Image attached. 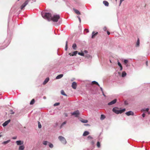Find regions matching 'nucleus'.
Segmentation results:
<instances>
[{"mask_svg": "<svg viewBox=\"0 0 150 150\" xmlns=\"http://www.w3.org/2000/svg\"><path fill=\"white\" fill-rule=\"evenodd\" d=\"M42 15L44 18L47 19L49 21L52 20L54 22H57L60 18L59 15H54L52 17L51 14L49 13H42Z\"/></svg>", "mask_w": 150, "mask_h": 150, "instance_id": "f257e3e1", "label": "nucleus"}, {"mask_svg": "<svg viewBox=\"0 0 150 150\" xmlns=\"http://www.w3.org/2000/svg\"><path fill=\"white\" fill-rule=\"evenodd\" d=\"M125 111V108L119 110H118V108L117 107L114 108L112 109V111L117 114L122 113Z\"/></svg>", "mask_w": 150, "mask_h": 150, "instance_id": "f03ea898", "label": "nucleus"}, {"mask_svg": "<svg viewBox=\"0 0 150 150\" xmlns=\"http://www.w3.org/2000/svg\"><path fill=\"white\" fill-rule=\"evenodd\" d=\"M58 139L59 140L64 144H65L67 143V141H66L65 138L62 136H59L58 137Z\"/></svg>", "mask_w": 150, "mask_h": 150, "instance_id": "7ed1b4c3", "label": "nucleus"}, {"mask_svg": "<svg viewBox=\"0 0 150 150\" xmlns=\"http://www.w3.org/2000/svg\"><path fill=\"white\" fill-rule=\"evenodd\" d=\"M29 0H26L21 6V9H23L28 4Z\"/></svg>", "mask_w": 150, "mask_h": 150, "instance_id": "20e7f679", "label": "nucleus"}, {"mask_svg": "<svg viewBox=\"0 0 150 150\" xmlns=\"http://www.w3.org/2000/svg\"><path fill=\"white\" fill-rule=\"evenodd\" d=\"M79 111L77 110L72 113V115H75L76 117H77L78 115H79Z\"/></svg>", "mask_w": 150, "mask_h": 150, "instance_id": "39448f33", "label": "nucleus"}, {"mask_svg": "<svg viewBox=\"0 0 150 150\" xmlns=\"http://www.w3.org/2000/svg\"><path fill=\"white\" fill-rule=\"evenodd\" d=\"M77 83L75 82H73L72 83L71 86L73 88L76 89L77 87Z\"/></svg>", "mask_w": 150, "mask_h": 150, "instance_id": "423d86ee", "label": "nucleus"}, {"mask_svg": "<svg viewBox=\"0 0 150 150\" xmlns=\"http://www.w3.org/2000/svg\"><path fill=\"white\" fill-rule=\"evenodd\" d=\"M117 101V99H114L112 101H111L110 102H109L108 103V105H111L113 104H114Z\"/></svg>", "mask_w": 150, "mask_h": 150, "instance_id": "0eeeda50", "label": "nucleus"}, {"mask_svg": "<svg viewBox=\"0 0 150 150\" xmlns=\"http://www.w3.org/2000/svg\"><path fill=\"white\" fill-rule=\"evenodd\" d=\"M16 143L17 145H20L23 144V141H16Z\"/></svg>", "mask_w": 150, "mask_h": 150, "instance_id": "6e6552de", "label": "nucleus"}, {"mask_svg": "<svg viewBox=\"0 0 150 150\" xmlns=\"http://www.w3.org/2000/svg\"><path fill=\"white\" fill-rule=\"evenodd\" d=\"M126 114L127 116H129L130 115H133L134 113L133 112L131 111H129L126 113Z\"/></svg>", "mask_w": 150, "mask_h": 150, "instance_id": "1a4fd4ad", "label": "nucleus"}, {"mask_svg": "<svg viewBox=\"0 0 150 150\" xmlns=\"http://www.w3.org/2000/svg\"><path fill=\"white\" fill-rule=\"evenodd\" d=\"M10 120H9L6 121H5L2 125L4 127L6 126L10 122Z\"/></svg>", "mask_w": 150, "mask_h": 150, "instance_id": "9d476101", "label": "nucleus"}, {"mask_svg": "<svg viewBox=\"0 0 150 150\" xmlns=\"http://www.w3.org/2000/svg\"><path fill=\"white\" fill-rule=\"evenodd\" d=\"M98 34V32H97L96 33H95L94 31H93L92 33V35L91 37V38H93L94 37L97 35Z\"/></svg>", "mask_w": 150, "mask_h": 150, "instance_id": "9b49d317", "label": "nucleus"}, {"mask_svg": "<svg viewBox=\"0 0 150 150\" xmlns=\"http://www.w3.org/2000/svg\"><path fill=\"white\" fill-rule=\"evenodd\" d=\"M78 52L77 51H75L73 52L72 53H69V54L70 56H74V55H76V54H77Z\"/></svg>", "mask_w": 150, "mask_h": 150, "instance_id": "f8f14e48", "label": "nucleus"}, {"mask_svg": "<svg viewBox=\"0 0 150 150\" xmlns=\"http://www.w3.org/2000/svg\"><path fill=\"white\" fill-rule=\"evenodd\" d=\"M73 10L74 11L75 13L78 15H80L81 14L80 12L77 10L75 9V8H73Z\"/></svg>", "mask_w": 150, "mask_h": 150, "instance_id": "ddd939ff", "label": "nucleus"}, {"mask_svg": "<svg viewBox=\"0 0 150 150\" xmlns=\"http://www.w3.org/2000/svg\"><path fill=\"white\" fill-rule=\"evenodd\" d=\"M89 132L87 131H85L83 133V135L84 136H86L87 135H88L89 134Z\"/></svg>", "mask_w": 150, "mask_h": 150, "instance_id": "4468645a", "label": "nucleus"}, {"mask_svg": "<svg viewBox=\"0 0 150 150\" xmlns=\"http://www.w3.org/2000/svg\"><path fill=\"white\" fill-rule=\"evenodd\" d=\"M49 78H47L45 80V81L43 83V84L45 85V84L49 81Z\"/></svg>", "mask_w": 150, "mask_h": 150, "instance_id": "2eb2a0df", "label": "nucleus"}, {"mask_svg": "<svg viewBox=\"0 0 150 150\" xmlns=\"http://www.w3.org/2000/svg\"><path fill=\"white\" fill-rule=\"evenodd\" d=\"M25 147L23 145L20 146L18 148L19 150H24Z\"/></svg>", "mask_w": 150, "mask_h": 150, "instance_id": "dca6fc26", "label": "nucleus"}, {"mask_svg": "<svg viewBox=\"0 0 150 150\" xmlns=\"http://www.w3.org/2000/svg\"><path fill=\"white\" fill-rule=\"evenodd\" d=\"M103 4L106 6H108L109 5V3L106 1H104L103 2Z\"/></svg>", "mask_w": 150, "mask_h": 150, "instance_id": "f3484780", "label": "nucleus"}, {"mask_svg": "<svg viewBox=\"0 0 150 150\" xmlns=\"http://www.w3.org/2000/svg\"><path fill=\"white\" fill-rule=\"evenodd\" d=\"M63 76V75L62 74H61L58 75L56 77V79H60L62 78Z\"/></svg>", "mask_w": 150, "mask_h": 150, "instance_id": "a211bd4d", "label": "nucleus"}, {"mask_svg": "<svg viewBox=\"0 0 150 150\" xmlns=\"http://www.w3.org/2000/svg\"><path fill=\"white\" fill-rule=\"evenodd\" d=\"M118 65L119 66L120 68V70H122V67L121 63L119 62H118Z\"/></svg>", "mask_w": 150, "mask_h": 150, "instance_id": "6ab92c4d", "label": "nucleus"}, {"mask_svg": "<svg viewBox=\"0 0 150 150\" xmlns=\"http://www.w3.org/2000/svg\"><path fill=\"white\" fill-rule=\"evenodd\" d=\"M81 122L84 123H87L88 122V121L87 120L84 119H82L81 120Z\"/></svg>", "mask_w": 150, "mask_h": 150, "instance_id": "aec40b11", "label": "nucleus"}, {"mask_svg": "<svg viewBox=\"0 0 150 150\" xmlns=\"http://www.w3.org/2000/svg\"><path fill=\"white\" fill-rule=\"evenodd\" d=\"M92 84H96L98 86H100V85H99L98 84V83L96 81H93L92 82Z\"/></svg>", "mask_w": 150, "mask_h": 150, "instance_id": "412c9836", "label": "nucleus"}, {"mask_svg": "<svg viewBox=\"0 0 150 150\" xmlns=\"http://www.w3.org/2000/svg\"><path fill=\"white\" fill-rule=\"evenodd\" d=\"M61 94L63 95L66 96H67V95L65 93L64 91L63 90H62L61 91Z\"/></svg>", "mask_w": 150, "mask_h": 150, "instance_id": "4be33fe9", "label": "nucleus"}, {"mask_svg": "<svg viewBox=\"0 0 150 150\" xmlns=\"http://www.w3.org/2000/svg\"><path fill=\"white\" fill-rule=\"evenodd\" d=\"M77 47L76 45V44H74L72 45V47L74 50H76V48Z\"/></svg>", "mask_w": 150, "mask_h": 150, "instance_id": "5701e85b", "label": "nucleus"}, {"mask_svg": "<svg viewBox=\"0 0 150 150\" xmlns=\"http://www.w3.org/2000/svg\"><path fill=\"white\" fill-rule=\"evenodd\" d=\"M105 118V117L104 115H101L100 119L101 120H104Z\"/></svg>", "mask_w": 150, "mask_h": 150, "instance_id": "b1692460", "label": "nucleus"}, {"mask_svg": "<svg viewBox=\"0 0 150 150\" xmlns=\"http://www.w3.org/2000/svg\"><path fill=\"white\" fill-rule=\"evenodd\" d=\"M10 141V140H8L6 141H4L2 143V144H6L8 143H9Z\"/></svg>", "mask_w": 150, "mask_h": 150, "instance_id": "393cba45", "label": "nucleus"}, {"mask_svg": "<svg viewBox=\"0 0 150 150\" xmlns=\"http://www.w3.org/2000/svg\"><path fill=\"white\" fill-rule=\"evenodd\" d=\"M127 74L125 71H123L122 73V76L124 77Z\"/></svg>", "mask_w": 150, "mask_h": 150, "instance_id": "a878e982", "label": "nucleus"}, {"mask_svg": "<svg viewBox=\"0 0 150 150\" xmlns=\"http://www.w3.org/2000/svg\"><path fill=\"white\" fill-rule=\"evenodd\" d=\"M139 38H138L137 42L136 43V46H139Z\"/></svg>", "mask_w": 150, "mask_h": 150, "instance_id": "bb28decb", "label": "nucleus"}, {"mask_svg": "<svg viewBox=\"0 0 150 150\" xmlns=\"http://www.w3.org/2000/svg\"><path fill=\"white\" fill-rule=\"evenodd\" d=\"M35 102V100L34 99H33L31 101L30 104V105H33L34 104V103Z\"/></svg>", "mask_w": 150, "mask_h": 150, "instance_id": "cd10ccee", "label": "nucleus"}, {"mask_svg": "<svg viewBox=\"0 0 150 150\" xmlns=\"http://www.w3.org/2000/svg\"><path fill=\"white\" fill-rule=\"evenodd\" d=\"M66 121H65L61 125L60 127V128H62V126L65 124L66 123Z\"/></svg>", "mask_w": 150, "mask_h": 150, "instance_id": "c85d7f7f", "label": "nucleus"}, {"mask_svg": "<svg viewBox=\"0 0 150 150\" xmlns=\"http://www.w3.org/2000/svg\"><path fill=\"white\" fill-rule=\"evenodd\" d=\"M49 142H48L47 141H44L43 142V144L44 145H47V143H49Z\"/></svg>", "mask_w": 150, "mask_h": 150, "instance_id": "c756f323", "label": "nucleus"}, {"mask_svg": "<svg viewBox=\"0 0 150 150\" xmlns=\"http://www.w3.org/2000/svg\"><path fill=\"white\" fill-rule=\"evenodd\" d=\"M68 42L67 41L66 42V44L65 45V50H67L68 48V45H67Z\"/></svg>", "mask_w": 150, "mask_h": 150, "instance_id": "7c9ffc66", "label": "nucleus"}, {"mask_svg": "<svg viewBox=\"0 0 150 150\" xmlns=\"http://www.w3.org/2000/svg\"><path fill=\"white\" fill-rule=\"evenodd\" d=\"M97 146L98 148H99L100 147V143L99 142H97Z\"/></svg>", "mask_w": 150, "mask_h": 150, "instance_id": "2f4dec72", "label": "nucleus"}, {"mask_svg": "<svg viewBox=\"0 0 150 150\" xmlns=\"http://www.w3.org/2000/svg\"><path fill=\"white\" fill-rule=\"evenodd\" d=\"M49 147L50 148H53V145L52 144H51V143H50L49 142Z\"/></svg>", "mask_w": 150, "mask_h": 150, "instance_id": "473e14b6", "label": "nucleus"}, {"mask_svg": "<svg viewBox=\"0 0 150 150\" xmlns=\"http://www.w3.org/2000/svg\"><path fill=\"white\" fill-rule=\"evenodd\" d=\"M78 54L81 56H83L84 55V54L83 52H79Z\"/></svg>", "mask_w": 150, "mask_h": 150, "instance_id": "72a5a7b5", "label": "nucleus"}, {"mask_svg": "<svg viewBox=\"0 0 150 150\" xmlns=\"http://www.w3.org/2000/svg\"><path fill=\"white\" fill-rule=\"evenodd\" d=\"M38 127L39 128H41L42 126H41V125L40 124V122H38Z\"/></svg>", "mask_w": 150, "mask_h": 150, "instance_id": "f704fd0d", "label": "nucleus"}, {"mask_svg": "<svg viewBox=\"0 0 150 150\" xmlns=\"http://www.w3.org/2000/svg\"><path fill=\"white\" fill-rule=\"evenodd\" d=\"M91 144L92 145H93L95 144V141L94 140H92L91 142Z\"/></svg>", "mask_w": 150, "mask_h": 150, "instance_id": "c9c22d12", "label": "nucleus"}, {"mask_svg": "<svg viewBox=\"0 0 150 150\" xmlns=\"http://www.w3.org/2000/svg\"><path fill=\"white\" fill-rule=\"evenodd\" d=\"M124 63L126 64L128 62V60L126 59H125L124 60Z\"/></svg>", "mask_w": 150, "mask_h": 150, "instance_id": "e433bc0d", "label": "nucleus"}, {"mask_svg": "<svg viewBox=\"0 0 150 150\" xmlns=\"http://www.w3.org/2000/svg\"><path fill=\"white\" fill-rule=\"evenodd\" d=\"M59 104H60V103H55L54 105V106H56L59 105Z\"/></svg>", "mask_w": 150, "mask_h": 150, "instance_id": "4c0bfd02", "label": "nucleus"}, {"mask_svg": "<svg viewBox=\"0 0 150 150\" xmlns=\"http://www.w3.org/2000/svg\"><path fill=\"white\" fill-rule=\"evenodd\" d=\"M87 138L88 139H92L93 138L91 136H88Z\"/></svg>", "mask_w": 150, "mask_h": 150, "instance_id": "58836bf2", "label": "nucleus"}, {"mask_svg": "<svg viewBox=\"0 0 150 150\" xmlns=\"http://www.w3.org/2000/svg\"><path fill=\"white\" fill-rule=\"evenodd\" d=\"M149 110V109L148 108H145L143 110L144 111H146L147 112H148Z\"/></svg>", "mask_w": 150, "mask_h": 150, "instance_id": "ea45409f", "label": "nucleus"}, {"mask_svg": "<svg viewBox=\"0 0 150 150\" xmlns=\"http://www.w3.org/2000/svg\"><path fill=\"white\" fill-rule=\"evenodd\" d=\"M77 18H78L80 22L81 23V19L80 17L79 16H78Z\"/></svg>", "mask_w": 150, "mask_h": 150, "instance_id": "a19ab883", "label": "nucleus"}, {"mask_svg": "<svg viewBox=\"0 0 150 150\" xmlns=\"http://www.w3.org/2000/svg\"><path fill=\"white\" fill-rule=\"evenodd\" d=\"M84 31H86L87 33H88L89 32L88 30L87 29H85Z\"/></svg>", "mask_w": 150, "mask_h": 150, "instance_id": "79ce46f5", "label": "nucleus"}, {"mask_svg": "<svg viewBox=\"0 0 150 150\" xmlns=\"http://www.w3.org/2000/svg\"><path fill=\"white\" fill-rule=\"evenodd\" d=\"M103 30L104 31H105L107 30V28L106 27H104L103 28Z\"/></svg>", "mask_w": 150, "mask_h": 150, "instance_id": "37998d69", "label": "nucleus"}, {"mask_svg": "<svg viewBox=\"0 0 150 150\" xmlns=\"http://www.w3.org/2000/svg\"><path fill=\"white\" fill-rule=\"evenodd\" d=\"M124 0H120V5H120H120H121V4L122 2Z\"/></svg>", "mask_w": 150, "mask_h": 150, "instance_id": "c03bdc74", "label": "nucleus"}, {"mask_svg": "<svg viewBox=\"0 0 150 150\" xmlns=\"http://www.w3.org/2000/svg\"><path fill=\"white\" fill-rule=\"evenodd\" d=\"M16 138H17V137H13L12 138V139H16Z\"/></svg>", "mask_w": 150, "mask_h": 150, "instance_id": "a18cd8bd", "label": "nucleus"}, {"mask_svg": "<svg viewBox=\"0 0 150 150\" xmlns=\"http://www.w3.org/2000/svg\"><path fill=\"white\" fill-rule=\"evenodd\" d=\"M145 114L144 113H143L142 114V116L143 117H145Z\"/></svg>", "mask_w": 150, "mask_h": 150, "instance_id": "49530a36", "label": "nucleus"}, {"mask_svg": "<svg viewBox=\"0 0 150 150\" xmlns=\"http://www.w3.org/2000/svg\"><path fill=\"white\" fill-rule=\"evenodd\" d=\"M107 34L108 35H109L110 34V32L109 31H107Z\"/></svg>", "mask_w": 150, "mask_h": 150, "instance_id": "de8ad7c7", "label": "nucleus"}, {"mask_svg": "<svg viewBox=\"0 0 150 150\" xmlns=\"http://www.w3.org/2000/svg\"><path fill=\"white\" fill-rule=\"evenodd\" d=\"M100 90H101V91H102V92H103V90L102 88L101 87H100Z\"/></svg>", "mask_w": 150, "mask_h": 150, "instance_id": "09e8293b", "label": "nucleus"}, {"mask_svg": "<svg viewBox=\"0 0 150 150\" xmlns=\"http://www.w3.org/2000/svg\"><path fill=\"white\" fill-rule=\"evenodd\" d=\"M2 132L0 133V138L2 136Z\"/></svg>", "mask_w": 150, "mask_h": 150, "instance_id": "8fccbe9b", "label": "nucleus"}, {"mask_svg": "<svg viewBox=\"0 0 150 150\" xmlns=\"http://www.w3.org/2000/svg\"><path fill=\"white\" fill-rule=\"evenodd\" d=\"M102 94H103V95L105 96V97L106 96L105 95V94H104V92H102Z\"/></svg>", "mask_w": 150, "mask_h": 150, "instance_id": "3c124183", "label": "nucleus"}, {"mask_svg": "<svg viewBox=\"0 0 150 150\" xmlns=\"http://www.w3.org/2000/svg\"><path fill=\"white\" fill-rule=\"evenodd\" d=\"M146 65L147 66L148 65V62H146Z\"/></svg>", "mask_w": 150, "mask_h": 150, "instance_id": "603ef678", "label": "nucleus"}, {"mask_svg": "<svg viewBox=\"0 0 150 150\" xmlns=\"http://www.w3.org/2000/svg\"><path fill=\"white\" fill-rule=\"evenodd\" d=\"M84 52H85V53H87V51H86V50H85V51H84Z\"/></svg>", "mask_w": 150, "mask_h": 150, "instance_id": "864d4df0", "label": "nucleus"}, {"mask_svg": "<svg viewBox=\"0 0 150 150\" xmlns=\"http://www.w3.org/2000/svg\"><path fill=\"white\" fill-rule=\"evenodd\" d=\"M65 116H66V117H67V114H65Z\"/></svg>", "mask_w": 150, "mask_h": 150, "instance_id": "5fc2aeb1", "label": "nucleus"}, {"mask_svg": "<svg viewBox=\"0 0 150 150\" xmlns=\"http://www.w3.org/2000/svg\"><path fill=\"white\" fill-rule=\"evenodd\" d=\"M11 114H14V112H12L11 113Z\"/></svg>", "mask_w": 150, "mask_h": 150, "instance_id": "6e6d98bb", "label": "nucleus"}, {"mask_svg": "<svg viewBox=\"0 0 150 150\" xmlns=\"http://www.w3.org/2000/svg\"><path fill=\"white\" fill-rule=\"evenodd\" d=\"M10 111L11 112H13L12 110H11Z\"/></svg>", "mask_w": 150, "mask_h": 150, "instance_id": "4d7b16f0", "label": "nucleus"}, {"mask_svg": "<svg viewBox=\"0 0 150 150\" xmlns=\"http://www.w3.org/2000/svg\"><path fill=\"white\" fill-rule=\"evenodd\" d=\"M126 102L125 101V104H126Z\"/></svg>", "mask_w": 150, "mask_h": 150, "instance_id": "13d9d810", "label": "nucleus"}, {"mask_svg": "<svg viewBox=\"0 0 150 150\" xmlns=\"http://www.w3.org/2000/svg\"><path fill=\"white\" fill-rule=\"evenodd\" d=\"M148 114H150V113H149V112H148Z\"/></svg>", "mask_w": 150, "mask_h": 150, "instance_id": "bf43d9fd", "label": "nucleus"}, {"mask_svg": "<svg viewBox=\"0 0 150 150\" xmlns=\"http://www.w3.org/2000/svg\"><path fill=\"white\" fill-rule=\"evenodd\" d=\"M110 62L111 63V61L110 60Z\"/></svg>", "mask_w": 150, "mask_h": 150, "instance_id": "052dcab7", "label": "nucleus"}, {"mask_svg": "<svg viewBox=\"0 0 150 150\" xmlns=\"http://www.w3.org/2000/svg\"><path fill=\"white\" fill-rule=\"evenodd\" d=\"M44 98H45V97H44Z\"/></svg>", "mask_w": 150, "mask_h": 150, "instance_id": "680f3d73", "label": "nucleus"}, {"mask_svg": "<svg viewBox=\"0 0 150 150\" xmlns=\"http://www.w3.org/2000/svg\"><path fill=\"white\" fill-rule=\"evenodd\" d=\"M44 98H45V97H44Z\"/></svg>", "mask_w": 150, "mask_h": 150, "instance_id": "e2e57ef3", "label": "nucleus"}, {"mask_svg": "<svg viewBox=\"0 0 150 150\" xmlns=\"http://www.w3.org/2000/svg\"><path fill=\"white\" fill-rule=\"evenodd\" d=\"M18 0V1H19L20 0Z\"/></svg>", "mask_w": 150, "mask_h": 150, "instance_id": "0e129e2a", "label": "nucleus"}, {"mask_svg": "<svg viewBox=\"0 0 150 150\" xmlns=\"http://www.w3.org/2000/svg\"><path fill=\"white\" fill-rule=\"evenodd\" d=\"M116 0V1H117V0Z\"/></svg>", "mask_w": 150, "mask_h": 150, "instance_id": "69168bd1", "label": "nucleus"}]
</instances>
